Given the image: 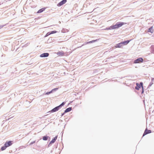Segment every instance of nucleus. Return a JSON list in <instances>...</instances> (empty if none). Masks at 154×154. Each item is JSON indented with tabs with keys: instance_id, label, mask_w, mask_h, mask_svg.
Masks as SVG:
<instances>
[{
	"instance_id": "obj_1",
	"label": "nucleus",
	"mask_w": 154,
	"mask_h": 154,
	"mask_svg": "<svg viewBox=\"0 0 154 154\" xmlns=\"http://www.w3.org/2000/svg\"><path fill=\"white\" fill-rule=\"evenodd\" d=\"M125 24L126 23H125L123 22H118L116 24V25L111 26L110 27V28L111 29H118L121 27L122 26Z\"/></svg>"
},
{
	"instance_id": "obj_2",
	"label": "nucleus",
	"mask_w": 154,
	"mask_h": 154,
	"mask_svg": "<svg viewBox=\"0 0 154 154\" xmlns=\"http://www.w3.org/2000/svg\"><path fill=\"white\" fill-rule=\"evenodd\" d=\"M143 59L142 58H140L135 60L134 61V63H142L143 62Z\"/></svg>"
},
{
	"instance_id": "obj_3",
	"label": "nucleus",
	"mask_w": 154,
	"mask_h": 154,
	"mask_svg": "<svg viewBox=\"0 0 154 154\" xmlns=\"http://www.w3.org/2000/svg\"><path fill=\"white\" fill-rule=\"evenodd\" d=\"M143 84L142 82H140V84H139L137 83L136 84L137 86L135 87V89L136 90H139V89L140 88L141 86H142V88H143Z\"/></svg>"
},
{
	"instance_id": "obj_4",
	"label": "nucleus",
	"mask_w": 154,
	"mask_h": 154,
	"mask_svg": "<svg viewBox=\"0 0 154 154\" xmlns=\"http://www.w3.org/2000/svg\"><path fill=\"white\" fill-rule=\"evenodd\" d=\"M66 0H63L57 4V6L60 7L65 4L66 2Z\"/></svg>"
},
{
	"instance_id": "obj_5",
	"label": "nucleus",
	"mask_w": 154,
	"mask_h": 154,
	"mask_svg": "<svg viewBox=\"0 0 154 154\" xmlns=\"http://www.w3.org/2000/svg\"><path fill=\"white\" fill-rule=\"evenodd\" d=\"M12 141H7L5 143V145L7 147L11 146L12 144Z\"/></svg>"
},
{
	"instance_id": "obj_6",
	"label": "nucleus",
	"mask_w": 154,
	"mask_h": 154,
	"mask_svg": "<svg viewBox=\"0 0 154 154\" xmlns=\"http://www.w3.org/2000/svg\"><path fill=\"white\" fill-rule=\"evenodd\" d=\"M151 132V131L150 130H148L147 128H146L145 131L144 132L143 134V136H144L150 133Z\"/></svg>"
},
{
	"instance_id": "obj_7",
	"label": "nucleus",
	"mask_w": 154,
	"mask_h": 154,
	"mask_svg": "<svg viewBox=\"0 0 154 154\" xmlns=\"http://www.w3.org/2000/svg\"><path fill=\"white\" fill-rule=\"evenodd\" d=\"M60 108L59 106L55 107L51 110V112H54L58 111Z\"/></svg>"
},
{
	"instance_id": "obj_8",
	"label": "nucleus",
	"mask_w": 154,
	"mask_h": 154,
	"mask_svg": "<svg viewBox=\"0 0 154 154\" xmlns=\"http://www.w3.org/2000/svg\"><path fill=\"white\" fill-rule=\"evenodd\" d=\"M49 54L48 53H44L41 54L40 55V57H47L49 56Z\"/></svg>"
},
{
	"instance_id": "obj_9",
	"label": "nucleus",
	"mask_w": 154,
	"mask_h": 154,
	"mask_svg": "<svg viewBox=\"0 0 154 154\" xmlns=\"http://www.w3.org/2000/svg\"><path fill=\"white\" fill-rule=\"evenodd\" d=\"M46 8H43L39 10L37 12V13H40L43 12Z\"/></svg>"
},
{
	"instance_id": "obj_10",
	"label": "nucleus",
	"mask_w": 154,
	"mask_h": 154,
	"mask_svg": "<svg viewBox=\"0 0 154 154\" xmlns=\"http://www.w3.org/2000/svg\"><path fill=\"white\" fill-rule=\"evenodd\" d=\"M57 54L59 56H63L64 54V52L62 51L57 52Z\"/></svg>"
},
{
	"instance_id": "obj_11",
	"label": "nucleus",
	"mask_w": 154,
	"mask_h": 154,
	"mask_svg": "<svg viewBox=\"0 0 154 154\" xmlns=\"http://www.w3.org/2000/svg\"><path fill=\"white\" fill-rule=\"evenodd\" d=\"M154 30L152 26L151 27L149 28L148 30V32H150L151 33H152L153 32Z\"/></svg>"
},
{
	"instance_id": "obj_12",
	"label": "nucleus",
	"mask_w": 154,
	"mask_h": 154,
	"mask_svg": "<svg viewBox=\"0 0 154 154\" xmlns=\"http://www.w3.org/2000/svg\"><path fill=\"white\" fill-rule=\"evenodd\" d=\"M131 40H127V41H124L123 42H122V44H124L125 45H126Z\"/></svg>"
},
{
	"instance_id": "obj_13",
	"label": "nucleus",
	"mask_w": 154,
	"mask_h": 154,
	"mask_svg": "<svg viewBox=\"0 0 154 154\" xmlns=\"http://www.w3.org/2000/svg\"><path fill=\"white\" fill-rule=\"evenodd\" d=\"M122 43H119L116 45V46H115V48H120L122 46Z\"/></svg>"
},
{
	"instance_id": "obj_14",
	"label": "nucleus",
	"mask_w": 154,
	"mask_h": 154,
	"mask_svg": "<svg viewBox=\"0 0 154 154\" xmlns=\"http://www.w3.org/2000/svg\"><path fill=\"white\" fill-rule=\"evenodd\" d=\"M72 109L71 107H69L67 108L65 111V112H70Z\"/></svg>"
},
{
	"instance_id": "obj_15",
	"label": "nucleus",
	"mask_w": 154,
	"mask_h": 154,
	"mask_svg": "<svg viewBox=\"0 0 154 154\" xmlns=\"http://www.w3.org/2000/svg\"><path fill=\"white\" fill-rule=\"evenodd\" d=\"M57 137L56 136L55 137H54V139H53L51 141V142L52 143H54L55 142V140L57 139Z\"/></svg>"
},
{
	"instance_id": "obj_16",
	"label": "nucleus",
	"mask_w": 154,
	"mask_h": 154,
	"mask_svg": "<svg viewBox=\"0 0 154 154\" xmlns=\"http://www.w3.org/2000/svg\"><path fill=\"white\" fill-rule=\"evenodd\" d=\"M7 147L5 145L4 146H3L2 147L1 150L2 151L4 150H5L6 148Z\"/></svg>"
},
{
	"instance_id": "obj_17",
	"label": "nucleus",
	"mask_w": 154,
	"mask_h": 154,
	"mask_svg": "<svg viewBox=\"0 0 154 154\" xmlns=\"http://www.w3.org/2000/svg\"><path fill=\"white\" fill-rule=\"evenodd\" d=\"M48 137L47 136H44L43 137V139L45 140H48Z\"/></svg>"
},
{
	"instance_id": "obj_18",
	"label": "nucleus",
	"mask_w": 154,
	"mask_h": 154,
	"mask_svg": "<svg viewBox=\"0 0 154 154\" xmlns=\"http://www.w3.org/2000/svg\"><path fill=\"white\" fill-rule=\"evenodd\" d=\"M97 40H92V41H91L90 42H87V43L88 44L89 43H91L94 42H95Z\"/></svg>"
},
{
	"instance_id": "obj_19",
	"label": "nucleus",
	"mask_w": 154,
	"mask_h": 154,
	"mask_svg": "<svg viewBox=\"0 0 154 154\" xmlns=\"http://www.w3.org/2000/svg\"><path fill=\"white\" fill-rule=\"evenodd\" d=\"M65 104V102H63L59 106V107H61V106H63Z\"/></svg>"
},
{
	"instance_id": "obj_20",
	"label": "nucleus",
	"mask_w": 154,
	"mask_h": 154,
	"mask_svg": "<svg viewBox=\"0 0 154 154\" xmlns=\"http://www.w3.org/2000/svg\"><path fill=\"white\" fill-rule=\"evenodd\" d=\"M57 32L56 31H52L51 32V34H52L56 33Z\"/></svg>"
},
{
	"instance_id": "obj_21",
	"label": "nucleus",
	"mask_w": 154,
	"mask_h": 154,
	"mask_svg": "<svg viewBox=\"0 0 154 154\" xmlns=\"http://www.w3.org/2000/svg\"><path fill=\"white\" fill-rule=\"evenodd\" d=\"M50 34H51V32H48V33L46 34V36H48V35H50Z\"/></svg>"
},
{
	"instance_id": "obj_22",
	"label": "nucleus",
	"mask_w": 154,
	"mask_h": 154,
	"mask_svg": "<svg viewBox=\"0 0 154 154\" xmlns=\"http://www.w3.org/2000/svg\"><path fill=\"white\" fill-rule=\"evenodd\" d=\"M52 92V91H51L50 92H47L46 93V94H50V93H51Z\"/></svg>"
},
{
	"instance_id": "obj_23",
	"label": "nucleus",
	"mask_w": 154,
	"mask_h": 154,
	"mask_svg": "<svg viewBox=\"0 0 154 154\" xmlns=\"http://www.w3.org/2000/svg\"><path fill=\"white\" fill-rule=\"evenodd\" d=\"M3 26H0V29H1L3 27Z\"/></svg>"
},
{
	"instance_id": "obj_24",
	"label": "nucleus",
	"mask_w": 154,
	"mask_h": 154,
	"mask_svg": "<svg viewBox=\"0 0 154 154\" xmlns=\"http://www.w3.org/2000/svg\"><path fill=\"white\" fill-rule=\"evenodd\" d=\"M57 89H58L57 88H55L54 89H53L52 90V91L53 90H56Z\"/></svg>"
}]
</instances>
